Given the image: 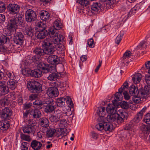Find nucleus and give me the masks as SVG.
<instances>
[{
	"label": "nucleus",
	"instance_id": "obj_1",
	"mask_svg": "<svg viewBox=\"0 0 150 150\" xmlns=\"http://www.w3.org/2000/svg\"><path fill=\"white\" fill-rule=\"evenodd\" d=\"M57 42H53V40L49 38H46L42 42V48L40 47H35L33 52L40 59L45 54H51L55 51V44Z\"/></svg>",
	"mask_w": 150,
	"mask_h": 150
},
{
	"label": "nucleus",
	"instance_id": "obj_2",
	"mask_svg": "<svg viewBox=\"0 0 150 150\" xmlns=\"http://www.w3.org/2000/svg\"><path fill=\"white\" fill-rule=\"evenodd\" d=\"M23 24L24 18L23 15L22 14L19 13L16 16L10 17L8 18L7 26V29L9 32L8 35H10L11 32L13 30V28L19 27H22Z\"/></svg>",
	"mask_w": 150,
	"mask_h": 150
},
{
	"label": "nucleus",
	"instance_id": "obj_3",
	"mask_svg": "<svg viewBox=\"0 0 150 150\" xmlns=\"http://www.w3.org/2000/svg\"><path fill=\"white\" fill-rule=\"evenodd\" d=\"M127 114L120 110L117 113L108 115L107 117V120L109 122H116L121 124L124 122L125 118H127Z\"/></svg>",
	"mask_w": 150,
	"mask_h": 150
},
{
	"label": "nucleus",
	"instance_id": "obj_4",
	"mask_svg": "<svg viewBox=\"0 0 150 150\" xmlns=\"http://www.w3.org/2000/svg\"><path fill=\"white\" fill-rule=\"evenodd\" d=\"M58 30L52 27L47 30V35L49 37H54V38L52 39L49 38H49L52 39L53 42L55 41L57 42V44H55V48H60V45L64 40V36L62 35L58 34Z\"/></svg>",
	"mask_w": 150,
	"mask_h": 150
},
{
	"label": "nucleus",
	"instance_id": "obj_5",
	"mask_svg": "<svg viewBox=\"0 0 150 150\" xmlns=\"http://www.w3.org/2000/svg\"><path fill=\"white\" fill-rule=\"evenodd\" d=\"M27 88L31 92L38 93L42 90V85L35 81H31L28 83Z\"/></svg>",
	"mask_w": 150,
	"mask_h": 150
},
{
	"label": "nucleus",
	"instance_id": "obj_6",
	"mask_svg": "<svg viewBox=\"0 0 150 150\" xmlns=\"http://www.w3.org/2000/svg\"><path fill=\"white\" fill-rule=\"evenodd\" d=\"M38 30L35 33V36L38 39H42L45 38L47 35V30L46 29V25L41 23L38 24Z\"/></svg>",
	"mask_w": 150,
	"mask_h": 150
},
{
	"label": "nucleus",
	"instance_id": "obj_7",
	"mask_svg": "<svg viewBox=\"0 0 150 150\" xmlns=\"http://www.w3.org/2000/svg\"><path fill=\"white\" fill-rule=\"evenodd\" d=\"M47 73H50L47 79L50 81H54L57 79L60 78L62 76V75L61 73L57 72L55 67L52 66L46 72V74Z\"/></svg>",
	"mask_w": 150,
	"mask_h": 150
},
{
	"label": "nucleus",
	"instance_id": "obj_8",
	"mask_svg": "<svg viewBox=\"0 0 150 150\" xmlns=\"http://www.w3.org/2000/svg\"><path fill=\"white\" fill-rule=\"evenodd\" d=\"M98 130L101 131L104 129L105 131H110L111 130V124L109 123L105 122V119L98 121V123L95 126Z\"/></svg>",
	"mask_w": 150,
	"mask_h": 150
},
{
	"label": "nucleus",
	"instance_id": "obj_9",
	"mask_svg": "<svg viewBox=\"0 0 150 150\" xmlns=\"http://www.w3.org/2000/svg\"><path fill=\"white\" fill-rule=\"evenodd\" d=\"M37 18L36 12L31 9L27 10L25 13V18L26 21L31 22L34 21Z\"/></svg>",
	"mask_w": 150,
	"mask_h": 150
},
{
	"label": "nucleus",
	"instance_id": "obj_10",
	"mask_svg": "<svg viewBox=\"0 0 150 150\" xmlns=\"http://www.w3.org/2000/svg\"><path fill=\"white\" fill-rule=\"evenodd\" d=\"M24 40V35L21 32H17L15 33L13 37V41L15 43L21 45Z\"/></svg>",
	"mask_w": 150,
	"mask_h": 150
},
{
	"label": "nucleus",
	"instance_id": "obj_11",
	"mask_svg": "<svg viewBox=\"0 0 150 150\" xmlns=\"http://www.w3.org/2000/svg\"><path fill=\"white\" fill-rule=\"evenodd\" d=\"M12 111L11 108L5 107L0 112L1 118L4 120L9 119L12 115Z\"/></svg>",
	"mask_w": 150,
	"mask_h": 150
},
{
	"label": "nucleus",
	"instance_id": "obj_12",
	"mask_svg": "<svg viewBox=\"0 0 150 150\" xmlns=\"http://www.w3.org/2000/svg\"><path fill=\"white\" fill-rule=\"evenodd\" d=\"M7 84V79L0 81V95H4L9 92Z\"/></svg>",
	"mask_w": 150,
	"mask_h": 150
},
{
	"label": "nucleus",
	"instance_id": "obj_13",
	"mask_svg": "<svg viewBox=\"0 0 150 150\" xmlns=\"http://www.w3.org/2000/svg\"><path fill=\"white\" fill-rule=\"evenodd\" d=\"M7 9L11 14H16L19 12L20 7L17 4H10L7 6Z\"/></svg>",
	"mask_w": 150,
	"mask_h": 150
},
{
	"label": "nucleus",
	"instance_id": "obj_14",
	"mask_svg": "<svg viewBox=\"0 0 150 150\" xmlns=\"http://www.w3.org/2000/svg\"><path fill=\"white\" fill-rule=\"evenodd\" d=\"M146 107H144L141 111L138 112L135 117L133 119V120L131 121L134 125L139 123L142 119L144 113L145 112L146 109Z\"/></svg>",
	"mask_w": 150,
	"mask_h": 150
},
{
	"label": "nucleus",
	"instance_id": "obj_15",
	"mask_svg": "<svg viewBox=\"0 0 150 150\" xmlns=\"http://www.w3.org/2000/svg\"><path fill=\"white\" fill-rule=\"evenodd\" d=\"M54 86L49 88L47 91V94L50 98L56 97L59 94L57 88Z\"/></svg>",
	"mask_w": 150,
	"mask_h": 150
},
{
	"label": "nucleus",
	"instance_id": "obj_16",
	"mask_svg": "<svg viewBox=\"0 0 150 150\" xmlns=\"http://www.w3.org/2000/svg\"><path fill=\"white\" fill-rule=\"evenodd\" d=\"M47 61L49 63L55 65L59 64L60 62L59 57L55 55H49L47 58Z\"/></svg>",
	"mask_w": 150,
	"mask_h": 150
},
{
	"label": "nucleus",
	"instance_id": "obj_17",
	"mask_svg": "<svg viewBox=\"0 0 150 150\" xmlns=\"http://www.w3.org/2000/svg\"><path fill=\"white\" fill-rule=\"evenodd\" d=\"M52 86H55L57 88H60L61 90L64 91L69 86L68 83L67 81L61 83L58 81H56L52 83Z\"/></svg>",
	"mask_w": 150,
	"mask_h": 150
},
{
	"label": "nucleus",
	"instance_id": "obj_18",
	"mask_svg": "<svg viewBox=\"0 0 150 150\" xmlns=\"http://www.w3.org/2000/svg\"><path fill=\"white\" fill-rule=\"evenodd\" d=\"M36 64L37 67L41 69L42 70V71L44 73L46 74V72L51 67V66H49L48 64H46L42 62L38 61Z\"/></svg>",
	"mask_w": 150,
	"mask_h": 150
},
{
	"label": "nucleus",
	"instance_id": "obj_19",
	"mask_svg": "<svg viewBox=\"0 0 150 150\" xmlns=\"http://www.w3.org/2000/svg\"><path fill=\"white\" fill-rule=\"evenodd\" d=\"M139 95L145 98L148 95L150 96V86H145L144 88L139 89Z\"/></svg>",
	"mask_w": 150,
	"mask_h": 150
},
{
	"label": "nucleus",
	"instance_id": "obj_20",
	"mask_svg": "<svg viewBox=\"0 0 150 150\" xmlns=\"http://www.w3.org/2000/svg\"><path fill=\"white\" fill-rule=\"evenodd\" d=\"M105 107H99L98 108L97 113L99 117L98 118V121L105 119L104 117V116L105 114Z\"/></svg>",
	"mask_w": 150,
	"mask_h": 150
},
{
	"label": "nucleus",
	"instance_id": "obj_21",
	"mask_svg": "<svg viewBox=\"0 0 150 150\" xmlns=\"http://www.w3.org/2000/svg\"><path fill=\"white\" fill-rule=\"evenodd\" d=\"M7 83L8 89L10 88L11 90H14L17 86L18 81L15 79H11L7 81Z\"/></svg>",
	"mask_w": 150,
	"mask_h": 150
},
{
	"label": "nucleus",
	"instance_id": "obj_22",
	"mask_svg": "<svg viewBox=\"0 0 150 150\" xmlns=\"http://www.w3.org/2000/svg\"><path fill=\"white\" fill-rule=\"evenodd\" d=\"M117 108L115 105L112 104H109L106 108V111L109 115L117 113Z\"/></svg>",
	"mask_w": 150,
	"mask_h": 150
},
{
	"label": "nucleus",
	"instance_id": "obj_23",
	"mask_svg": "<svg viewBox=\"0 0 150 150\" xmlns=\"http://www.w3.org/2000/svg\"><path fill=\"white\" fill-rule=\"evenodd\" d=\"M129 93L133 96H136L140 93L139 90L138 88L135 86L132 85L129 88Z\"/></svg>",
	"mask_w": 150,
	"mask_h": 150
},
{
	"label": "nucleus",
	"instance_id": "obj_24",
	"mask_svg": "<svg viewBox=\"0 0 150 150\" xmlns=\"http://www.w3.org/2000/svg\"><path fill=\"white\" fill-rule=\"evenodd\" d=\"M42 145L40 142L35 140L32 141L30 146L34 150H38L40 149Z\"/></svg>",
	"mask_w": 150,
	"mask_h": 150
},
{
	"label": "nucleus",
	"instance_id": "obj_25",
	"mask_svg": "<svg viewBox=\"0 0 150 150\" xmlns=\"http://www.w3.org/2000/svg\"><path fill=\"white\" fill-rule=\"evenodd\" d=\"M40 125L42 127L44 128H47L49 125L48 120L45 117H42L39 120Z\"/></svg>",
	"mask_w": 150,
	"mask_h": 150
},
{
	"label": "nucleus",
	"instance_id": "obj_26",
	"mask_svg": "<svg viewBox=\"0 0 150 150\" xmlns=\"http://www.w3.org/2000/svg\"><path fill=\"white\" fill-rule=\"evenodd\" d=\"M30 76L35 78L40 77L42 75V71L38 69L32 70Z\"/></svg>",
	"mask_w": 150,
	"mask_h": 150
},
{
	"label": "nucleus",
	"instance_id": "obj_27",
	"mask_svg": "<svg viewBox=\"0 0 150 150\" xmlns=\"http://www.w3.org/2000/svg\"><path fill=\"white\" fill-rule=\"evenodd\" d=\"M91 6L92 12L93 13V12H97L100 10L102 8V5L100 3H93ZM93 13H94V12H93Z\"/></svg>",
	"mask_w": 150,
	"mask_h": 150
},
{
	"label": "nucleus",
	"instance_id": "obj_28",
	"mask_svg": "<svg viewBox=\"0 0 150 150\" xmlns=\"http://www.w3.org/2000/svg\"><path fill=\"white\" fill-rule=\"evenodd\" d=\"M40 18L43 21H45L49 19L50 17L49 13L45 11L42 10L40 13Z\"/></svg>",
	"mask_w": 150,
	"mask_h": 150
},
{
	"label": "nucleus",
	"instance_id": "obj_29",
	"mask_svg": "<svg viewBox=\"0 0 150 150\" xmlns=\"http://www.w3.org/2000/svg\"><path fill=\"white\" fill-rule=\"evenodd\" d=\"M30 113L32 117L35 119L39 118L41 115L40 111L38 109L32 110L30 112Z\"/></svg>",
	"mask_w": 150,
	"mask_h": 150
},
{
	"label": "nucleus",
	"instance_id": "obj_30",
	"mask_svg": "<svg viewBox=\"0 0 150 150\" xmlns=\"http://www.w3.org/2000/svg\"><path fill=\"white\" fill-rule=\"evenodd\" d=\"M66 98L62 97L57 98L56 101V104L57 106L63 107L65 105Z\"/></svg>",
	"mask_w": 150,
	"mask_h": 150
},
{
	"label": "nucleus",
	"instance_id": "obj_31",
	"mask_svg": "<svg viewBox=\"0 0 150 150\" xmlns=\"http://www.w3.org/2000/svg\"><path fill=\"white\" fill-rule=\"evenodd\" d=\"M132 53L131 52L128 50H127L124 54L123 56L121 58V62L124 64L127 63L126 59L129 57H130L131 56Z\"/></svg>",
	"mask_w": 150,
	"mask_h": 150
},
{
	"label": "nucleus",
	"instance_id": "obj_32",
	"mask_svg": "<svg viewBox=\"0 0 150 150\" xmlns=\"http://www.w3.org/2000/svg\"><path fill=\"white\" fill-rule=\"evenodd\" d=\"M9 122L7 121H2L0 122V127L1 130H6L9 127Z\"/></svg>",
	"mask_w": 150,
	"mask_h": 150
},
{
	"label": "nucleus",
	"instance_id": "obj_33",
	"mask_svg": "<svg viewBox=\"0 0 150 150\" xmlns=\"http://www.w3.org/2000/svg\"><path fill=\"white\" fill-rule=\"evenodd\" d=\"M25 33L26 35L32 37L34 34V30L29 26H27L25 28Z\"/></svg>",
	"mask_w": 150,
	"mask_h": 150
},
{
	"label": "nucleus",
	"instance_id": "obj_34",
	"mask_svg": "<svg viewBox=\"0 0 150 150\" xmlns=\"http://www.w3.org/2000/svg\"><path fill=\"white\" fill-rule=\"evenodd\" d=\"M33 105L35 109L40 110L42 107L43 103L40 100H37L33 102Z\"/></svg>",
	"mask_w": 150,
	"mask_h": 150
},
{
	"label": "nucleus",
	"instance_id": "obj_35",
	"mask_svg": "<svg viewBox=\"0 0 150 150\" xmlns=\"http://www.w3.org/2000/svg\"><path fill=\"white\" fill-rule=\"evenodd\" d=\"M142 77V75L140 74H136L132 77L133 81L134 83H139Z\"/></svg>",
	"mask_w": 150,
	"mask_h": 150
},
{
	"label": "nucleus",
	"instance_id": "obj_36",
	"mask_svg": "<svg viewBox=\"0 0 150 150\" xmlns=\"http://www.w3.org/2000/svg\"><path fill=\"white\" fill-rule=\"evenodd\" d=\"M56 108L55 105L52 106H45V108L44 111L47 113H52L54 111Z\"/></svg>",
	"mask_w": 150,
	"mask_h": 150
},
{
	"label": "nucleus",
	"instance_id": "obj_37",
	"mask_svg": "<svg viewBox=\"0 0 150 150\" xmlns=\"http://www.w3.org/2000/svg\"><path fill=\"white\" fill-rule=\"evenodd\" d=\"M56 132V130L54 129H50L46 132V135L48 138L52 137Z\"/></svg>",
	"mask_w": 150,
	"mask_h": 150
},
{
	"label": "nucleus",
	"instance_id": "obj_38",
	"mask_svg": "<svg viewBox=\"0 0 150 150\" xmlns=\"http://www.w3.org/2000/svg\"><path fill=\"white\" fill-rule=\"evenodd\" d=\"M62 27V25L61 23H60L59 21L57 20L54 21L53 25V27L52 28H54V29L58 30L61 29Z\"/></svg>",
	"mask_w": 150,
	"mask_h": 150
},
{
	"label": "nucleus",
	"instance_id": "obj_39",
	"mask_svg": "<svg viewBox=\"0 0 150 150\" xmlns=\"http://www.w3.org/2000/svg\"><path fill=\"white\" fill-rule=\"evenodd\" d=\"M124 34V31L122 30L120 31V34L117 36L115 39V42L118 45L120 43Z\"/></svg>",
	"mask_w": 150,
	"mask_h": 150
},
{
	"label": "nucleus",
	"instance_id": "obj_40",
	"mask_svg": "<svg viewBox=\"0 0 150 150\" xmlns=\"http://www.w3.org/2000/svg\"><path fill=\"white\" fill-rule=\"evenodd\" d=\"M140 132L143 134H148L147 126L142 124L140 127Z\"/></svg>",
	"mask_w": 150,
	"mask_h": 150
},
{
	"label": "nucleus",
	"instance_id": "obj_41",
	"mask_svg": "<svg viewBox=\"0 0 150 150\" xmlns=\"http://www.w3.org/2000/svg\"><path fill=\"white\" fill-rule=\"evenodd\" d=\"M31 70L28 68H23L22 69V72L23 75L25 76H30Z\"/></svg>",
	"mask_w": 150,
	"mask_h": 150
},
{
	"label": "nucleus",
	"instance_id": "obj_42",
	"mask_svg": "<svg viewBox=\"0 0 150 150\" xmlns=\"http://www.w3.org/2000/svg\"><path fill=\"white\" fill-rule=\"evenodd\" d=\"M45 103L46 104V106H52L54 105V101L52 98H48L46 99L45 100Z\"/></svg>",
	"mask_w": 150,
	"mask_h": 150
},
{
	"label": "nucleus",
	"instance_id": "obj_43",
	"mask_svg": "<svg viewBox=\"0 0 150 150\" xmlns=\"http://www.w3.org/2000/svg\"><path fill=\"white\" fill-rule=\"evenodd\" d=\"M20 137L21 139L28 142H30L32 140V139L30 136L23 134V133L21 134Z\"/></svg>",
	"mask_w": 150,
	"mask_h": 150
},
{
	"label": "nucleus",
	"instance_id": "obj_44",
	"mask_svg": "<svg viewBox=\"0 0 150 150\" xmlns=\"http://www.w3.org/2000/svg\"><path fill=\"white\" fill-rule=\"evenodd\" d=\"M8 40L9 41V38L7 36L3 35H0V43L1 44L6 43Z\"/></svg>",
	"mask_w": 150,
	"mask_h": 150
},
{
	"label": "nucleus",
	"instance_id": "obj_45",
	"mask_svg": "<svg viewBox=\"0 0 150 150\" xmlns=\"http://www.w3.org/2000/svg\"><path fill=\"white\" fill-rule=\"evenodd\" d=\"M54 115L59 120L61 118L63 117L64 113L61 110H57L54 111Z\"/></svg>",
	"mask_w": 150,
	"mask_h": 150
},
{
	"label": "nucleus",
	"instance_id": "obj_46",
	"mask_svg": "<svg viewBox=\"0 0 150 150\" xmlns=\"http://www.w3.org/2000/svg\"><path fill=\"white\" fill-rule=\"evenodd\" d=\"M65 98L66 99V102L68 105V106L70 108H73L74 104L70 97L67 96Z\"/></svg>",
	"mask_w": 150,
	"mask_h": 150
},
{
	"label": "nucleus",
	"instance_id": "obj_47",
	"mask_svg": "<svg viewBox=\"0 0 150 150\" xmlns=\"http://www.w3.org/2000/svg\"><path fill=\"white\" fill-rule=\"evenodd\" d=\"M133 97L132 98V99L136 103H139L141 101V98H144V97L141 96L139 95V93L138 95H136V96H133Z\"/></svg>",
	"mask_w": 150,
	"mask_h": 150
},
{
	"label": "nucleus",
	"instance_id": "obj_48",
	"mask_svg": "<svg viewBox=\"0 0 150 150\" xmlns=\"http://www.w3.org/2000/svg\"><path fill=\"white\" fill-rule=\"evenodd\" d=\"M128 83L127 81H125L121 86V87L118 89V91L122 93L123 91L124 92L125 91V90L127 89L128 87Z\"/></svg>",
	"mask_w": 150,
	"mask_h": 150
},
{
	"label": "nucleus",
	"instance_id": "obj_49",
	"mask_svg": "<svg viewBox=\"0 0 150 150\" xmlns=\"http://www.w3.org/2000/svg\"><path fill=\"white\" fill-rule=\"evenodd\" d=\"M144 122L148 124H150V114H146L144 116L143 119Z\"/></svg>",
	"mask_w": 150,
	"mask_h": 150
},
{
	"label": "nucleus",
	"instance_id": "obj_50",
	"mask_svg": "<svg viewBox=\"0 0 150 150\" xmlns=\"http://www.w3.org/2000/svg\"><path fill=\"white\" fill-rule=\"evenodd\" d=\"M49 119L52 122L54 123H56L59 120V119L55 115H51Z\"/></svg>",
	"mask_w": 150,
	"mask_h": 150
},
{
	"label": "nucleus",
	"instance_id": "obj_51",
	"mask_svg": "<svg viewBox=\"0 0 150 150\" xmlns=\"http://www.w3.org/2000/svg\"><path fill=\"white\" fill-rule=\"evenodd\" d=\"M134 126V124H133V122L131 121L130 122L126 125L124 127V129L125 130H128L130 129H132Z\"/></svg>",
	"mask_w": 150,
	"mask_h": 150
},
{
	"label": "nucleus",
	"instance_id": "obj_52",
	"mask_svg": "<svg viewBox=\"0 0 150 150\" xmlns=\"http://www.w3.org/2000/svg\"><path fill=\"white\" fill-rule=\"evenodd\" d=\"M6 74L8 77L10 79H14V78L15 76V75L13 71H7L6 72Z\"/></svg>",
	"mask_w": 150,
	"mask_h": 150
},
{
	"label": "nucleus",
	"instance_id": "obj_53",
	"mask_svg": "<svg viewBox=\"0 0 150 150\" xmlns=\"http://www.w3.org/2000/svg\"><path fill=\"white\" fill-rule=\"evenodd\" d=\"M122 93L119 92H117L115 95V99H117L118 100H120L122 99Z\"/></svg>",
	"mask_w": 150,
	"mask_h": 150
},
{
	"label": "nucleus",
	"instance_id": "obj_54",
	"mask_svg": "<svg viewBox=\"0 0 150 150\" xmlns=\"http://www.w3.org/2000/svg\"><path fill=\"white\" fill-rule=\"evenodd\" d=\"M77 2L82 5L85 6L88 5L89 3L88 0H77Z\"/></svg>",
	"mask_w": 150,
	"mask_h": 150
},
{
	"label": "nucleus",
	"instance_id": "obj_55",
	"mask_svg": "<svg viewBox=\"0 0 150 150\" xmlns=\"http://www.w3.org/2000/svg\"><path fill=\"white\" fill-rule=\"evenodd\" d=\"M29 144L27 142H23L21 146V150H28Z\"/></svg>",
	"mask_w": 150,
	"mask_h": 150
},
{
	"label": "nucleus",
	"instance_id": "obj_56",
	"mask_svg": "<svg viewBox=\"0 0 150 150\" xmlns=\"http://www.w3.org/2000/svg\"><path fill=\"white\" fill-rule=\"evenodd\" d=\"M121 107L124 109H127L129 108V105L128 103L123 101L121 104Z\"/></svg>",
	"mask_w": 150,
	"mask_h": 150
},
{
	"label": "nucleus",
	"instance_id": "obj_57",
	"mask_svg": "<svg viewBox=\"0 0 150 150\" xmlns=\"http://www.w3.org/2000/svg\"><path fill=\"white\" fill-rule=\"evenodd\" d=\"M6 8L5 4L3 2L0 1V13L5 12Z\"/></svg>",
	"mask_w": 150,
	"mask_h": 150
},
{
	"label": "nucleus",
	"instance_id": "obj_58",
	"mask_svg": "<svg viewBox=\"0 0 150 150\" xmlns=\"http://www.w3.org/2000/svg\"><path fill=\"white\" fill-rule=\"evenodd\" d=\"M38 93L32 94L29 97V100L32 101L33 100L38 98Z\"/></svg>",
	"mask_w": 150,
	"mask_h": 150
},
{
	"label": "nucleus",
	"instance_id": "obj_59",
	"mask_svg": "<svg viewBox=\"0 0 150 150\" xmlns=\"http://www.w3.org/2000/svg\"><path fill=\"white\" fill-rule=\"evenodd\" d=\"M87 44L90 47L92 48L94 47L93 40L92 38L88 40Z\"/></svg>",
	"mask_w": 150,
	"mask_h": 150
},
{
	"label": "nucleus",
	"instance_id": "obj_60",
	"mask_svg": "<svg viewBox=\"0 0 150 150\" xmlns=\"http://www.w3.org/2000/svg\"><path fill=\"white\" fill-rule=\"evenodd\" d=\"M59 126L63 127L67 126V121L65 119L60 120L59 121Z\"/></svg>",
	"mask_w": 150,
	"mask_h": 150
},
{
	"label": "nucleus",
	"instance_id": "obj_61",
	"mask_svg": "<svg viewBox=\"0 0 150 150\" xmlns=\"http://www.w3.org/2000/svg\"><path fill=\"white\" fill-rule=\"evenodd\" d=\"M111 28L110 25H105L102 28L101 31L102 32H107L110 30Z\"/></svg>",
	"mask_w": 150,
	"mask_h": 150
},
{
	"label": "nucleus",
	"instance_id": "obj_62",
	"mask_svg": "<svg viewBox=\"0 0 150 150\" xmlns=\"http://www.w3.org/2000/svg\"><path fill=\"white\" fill-rule=\"evenodd\" d=\"M28 130L30 131V133H33L35 131L36 129L35 127H34L33 126H30V125H27Z\"/></svg>",
	"mask_w": 150,
	"mask_h": 150
},
{
	"label": "nucleus",
	"instance_id": "obj_63",
	"mask_svg": "<svg viewBox=\"0 0 150 150\" xmlns=\"http://www.w3.org/2000/svg\"><path fill=\"white\" fill-rule=\"evenodd\" d=\"M28 125L31 126H33L34 127H35L36 123H35L33 120H29L28 121Z\"/></svg>",
	"mask_w": 150,
	"mask_h": 150
},
{
	"label": "nucleus",
	"instance_id": "obj_64",
	"mask_svg": "<svg viewBox=\"0 0 150 150\" xmlns=\"http://www.w3.org/2000/svg\"><path fill=\"white\" fill-rule=\"evenodd\" d=\"M145 67L146 69H149L148 72L149 74V71L150 70V61H147L145 63Z\"/></svg>",
	"mask_w": 150,
	"mask_h": 150
}]
</instances>
